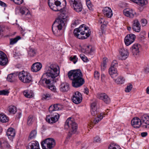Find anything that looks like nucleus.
<instances>
[{"instance_id":"obj_8","label":"nucleus","mask_w":149,"mask_h":149,"mask_svg":"<svg viewBox=\"0 0 149 149\" xmlns=\"http://www.w3.org/2000/svg\"><path fill=\"white\" fill-rule=\"evenodd\" d=\"M19 78L22 82L25 83H29L32 81V78L30 74L24 70L19 72Z\"/></svg>"},{"instance_id":"obj_33","label":"nucleus","mask_w":149,"mask_h":149,"mask_svg":"<svg viewBox=\"0 0 149 149\" xmlns=\"http://www.w3.org/2000/svg\"><path fill=\"white\" fill-rule=\"evenodd\" d=\"M103 113H101L100 114L98 115L97 118H95L93 120V123L95 124L98 123L100 120H101L103 118Z\"/></svg>"},{"instance_id":"obj_38","label":"nucleus","mask_w":149,"mask_h":149,"mask_svg":"<svg viewBox=\"0 0 149 149\" xmlns=\"http://www.w3.org/2000/svg\"><path fill=\"white\" fill-rule=\"evenodd\" d=\"M80 21L78 19L73 20L71 25V27L73 28L76 27L80 24Z\"/></svg>"},{"instance_id":"obj_52","label":"nucleus","mask_w":149,"mask_h":149,"mask_svg":"<svg viewBox=\"0 0 149 149\" xmlns=\"http://www.w3.org/2000/svg\"><path fill=\"white\" fill-rule=\"evenodd\" d=\"M118 66V63L116 60H113L111 64V67H114L116 68V67Z\"/></svg>"},{"instance_id":"obj_58","label":"nucleus","mask_w":149,"mask_h":149,"mask_svg":"<svg viewBox=\"0 0 149 149\" xmlns=\"http://www.w3.org/2000/svg\"><path fill=\"white\" fill-rule=\"evenodd\" d=\"M144 71L146 73H148L149 72V66H148L144 68Z\"/></svg>"},{"instance_id":"obj_3","label":"nucleus","mask_w":149,"mask_h":149,"mask_svg":"<svg viewBox=\"0 0 149 149\" xmlns=\"http://www.w3.org/2000/svg\"><path fill=\"white\" fill-rule=\"evenodd\" d=\"M69 78L72 80V86L77 88L82 86L85 83L82 74L80 70H72L68 73Z\"/></svg>"},{"instance_id":"obj_10","label":"nucleus","mask_w":149,"mask_h":149,"mask_svg":"<svg viewBox=\"0 0 149 149\" xmlns=\"http://www.w3.org/2000/svg\"><path fill=\"white\" fill-rule=\"evenodd\" d=\"M141 127L143 128H149V116L144 114L140 117Z\"/></svg>"},{"instance_id":"obj_17","label":"nucleus","mask_w":149,"mask_h":149,"mask_svg":"<svg viewBox=\"0 0 149 149\" xmlns=\"http://www.w3.org/2000/svg\"><path fill=\"white\" fill-rule=\"evenodd\" d=\"M141 47L140 45L135 44L132 47V52L133 55L134 56H138L139 54V49Z\"/></svg>"},{"instance_id":"obj_40","label":"nucleus","mask_w":149,"mask_h":149,"mask_svg":"<svg viewBox=\"0 0 149 149\" xmlns=\"http://www.w3.org/2000/svg\"><path fill=\"white\" fill-rule=\"evenodd\" d=\"M109 149H121L120 146L114 145L113 144H111L109 147Z\"/></svg>"},{"instance_id":"obj_5","label":"nucleus","mask_w":149,"mask_h":149,"mask_svg":"<svg viewBox=\"0 0 149 149\" xmlns=\"http://www.w3.org/2000/svg\"><path fill=\"white\" fill-rule=\"evenodd\" d=\"M72 118H68L66 121L65 124V128L68 129L69 128L71 129V132H70L67 136V139H69L71 136L72 134H74L77 131V125L74 121L71 120Z\"/></svg>"},{"instance_id":"obj_27","label":"nucleus","mask_w":149,"mask_h":149,"mask_svg":"<svg viewBox=\"0 0 149 149\" xmlns=\"http://www.w3.org/2000/svg\"><path fill=\"white\" fill-rule=\"evenodd\" d=\"M0 147L1 148H9L10 146L8 143L7 141L2 139L0 141Z\"/></svg>"},{"instance_id":"obj_35","label":"nucleus","mask_w":149,"mask_h":149,"mask_svg":"<svg viewBox=\"0 0 149 149\" xmlns=\"http://www.w3.org/2000/svg\"><path fill=\"white\" fill-rule=\"evenodd\" d=\"M21 37L19 36H17L16 37L10 39V45H13L17 42L18 40L20 39Z\"/></svg>"},{"instance_id":"obj_50","label":"nucleus","mask_w":149,"mask_h":149,"mask_svg":"<svg viewBox=\"0 0 149 149\" xmlns=\"http://www.w3.org/2000/svg\"><path fill=\"white\" fill-rule=\"evenodd\" d=\"M88 51V53L91 54L93 52L94 49L91 46H87V48L86 49Z\"/></svg>"},{"instance_id":"obj_22","label":"nucleus","mask_w":149,"mask_h":149,"mask_svg":"<svg viewBox=\"0 0 149 149\" xmlns=\"http://www.w3.org/2000/svg\"><path fill=\"white\" fill-rule=\"evenodd\" d=\"M42 67V65L40 62H36L33 64L31 66V70L33 72L39 71Z\"/></svg>"},{"instance_id":"obj_23","label":"nucleus","mask_w":149,"mask_h":149,"mask_svg":"<svg viewBox=\"0 0 149 149\" xmlns=\"http://www.w3.org/2000/svg\"><path fill=\"white\" fill-rule=\"evenodd\" d=\"M109 72L113 79L116 78L118 74L116 68L114 67H111L109 69Z\"/></svg>"},{"instance_id":"obj_2","label":"nucleus","mask_w":149,"mask_h":149,"mask_svg":"<svg viewBox=\"0 0 149 149\" xmlns=\"http://www.w3.org/2000/svg\"><path fill=\"white\" fill-rule=\"evenodd\" d=\"M59 74V71L58 70L55 65H51L47 67L46 72L43 74L42 79L39 81L40 84L44 85L45 84L47 88L54 92H56V88L55 86L53 84L56 82L57 80L56 79Z\"/></svg>"},{"instance_id":"obj_46","label":"nucleus","mask_w":149,"mask_h":149,"mask_svg":"<svg viewBox=\"0 0 149 149\" xmlns=\"http://www.w3.org/2000/svg\"><path fill=\"white\" fill-rule=\"evenodd\" d=\"M132 28L134 31L137 32H140L141 30L140 26L136 27L134 25H132Z\"/></svg>"},{"instance_id":"obj_12","label":"nucleus","mask_w":149,"mask_h":149,"mask_svg":"<svg viewBox=\"0 0 149 149\" xmlns=\"http://www.w3.org/2000/svg\"><path fill=\"white\" fill-rule=\"evenodd\" d=\"M136 38L135 35L133 34H130L127 36L125 38L124 42L127 46H128L133 42Z\"/></svg>"},{"instance_id":"obj_29","label":"nucleus","mask_w":149,"mask_h":149,"mask_svg":"<svg viewBox=\"0 0 149 149\" xmlns=\"http://www.w3.org/2000/svg\"><path fill=\"white\" fill-rule=\"evenodd\" d=\"M24 96L28 98H31L33 96V93L31 91L25 90L23 92Z\"/></svg>"},{"instance_id":"obj_49","label":"nucleus","mask_w":149,"mask_h":149,"mask_svg":"<svg viewBox=\"0 0 149 149\" xmlns=\"http://www.w3.org/2000/svg\"><path fill=\"white\" fill-rule=\"evenodd\" d=\"M132 25H134L136 27L140 26V25L138 20L136 19L133 21V23Z\"/></svg>"},{"instance_id":"obj_61","label":"nucleus","mask_w":149,"mask_h":149,"mask_svg":"<svg viewBox=\"0 0 149 149\" xmlns=\"http://www.w3.org/2000/svg\"><path fill=\"white\" fill-rule=\"evenodd\" d=\"M84 93L87 95L89 93V90L87 87L85 88L84 89Z\"/></svg>"},{"instance_id":"obj_28","label":"nucleus","mask_w":149,"mask_h":149,"mask_svg":"<svg viewBox=\"0 0 149 149\" xmlns=\"http://www.w3.org/2000/svg\"><path fill=\"white\" fill-rule=\"evenodd\" d=\"M20 12L22 15H30V12L28 9L25 7H22L19 10Z\"/></svg>"},{"instance_id":"obj_36","label":"nucleus","mask_w":149,"mask_h":149,"mask_svg":"<svg viewBox=\"0 0 149 149\" xmlns=\"http://www.w3.org/2000/svg\"><path fill=\"white\" fill-rule=\"evenodd\" d=\"M36 54V52L34 49H30L28 51V55L31 57L34 56Z\"/></svg>"},{"instance_id":"obj_56","label":"nucleus","mask_w":149,"mask_h":149,"mask_svg":"<svg viewBox=\"0 0 149 149\" xmlns=\"http://www.w3.org/2000/svg\"><path fill=\"white\" fill-rule=\"evenodd\" d=\"M96 103L95 102H93L91 105V109H97L96 107Z\"/></svg>"},{"instance_id":"obj_64","label":"nucleus","mask_w":149,"mask_h":149,"mask_svg":"<svg viewBox=\"0 0 149 149\" xmlns=\"http://www.w3.org/2000/svg\"><path fill=\"white\" fill-rule=\"evenodd\" d=\"M106 64L105 63H102L101 65V68H102V67L105 68L106 67Z\"/></svg>"},{"instance_id":"obj_55","label":"nucleus","mask_w":149,"mask_h":149,"mask_svg":"<svg viewBox=\"0 0 149 149\" xmlns=\"http://www.w3.org/2000/svg\"><path fill=\"white\" fill-rule=\"evenodd\" d=\"M142 25L143 26H145L147 23V20L145 19H143L141 20Z\"/></svg>"},{"instance_id":"obj_30","label":"nucleus","mask_w":149,"mask_h":149,"mask_svg":"<svg viewBox=\"0 0 149 149\" xmlns=\"http://www.w3.org/2000/svg\"><path fill=\"white\" fill-rule=\"evenodd\" d=\"M113 79L115 82L118 84H122L124 83L125 81L124 78L121 76L118 77L117 78H115Z\"/></svg>"},{"instance_id":"obj_19","label":"nucleus","mask_w":149,"mask_h":149,"mask_svg":"<svg viewBox=\"0 0 149 149\" xmlns=\"http://www.w3.org/2000/svg\"><path fill=\"white\" fill-rule=\"evenodd\" d=\"M123 13L125 16L132 18L136 14V13L132 9H125L123 11Z\"/></svg>"},{"instance_id":"obj_13","label":"nucleus","mask_w":149,"mask_h":149,"mask_svg":"<svg viewBox=\"0 0 149 149\" xmlns=\"http://www.w3.org/2000/svg\"><path fill=\"white\" fill-rule=\"evenodd\" d=\"M97 97L100 99L102 100L105 103L109 104L111 100L109 97L106 93H99L97 95Z\"/></svg>"},{"instance_id":"obj_11","label":"nucleus","mask_w":149,"mask_h":149,"mask_svg":"<svg viewBox=\"0 0 149 149\" xmlns=\"http://www.w3.org/2000/svg\"><path fill=\"white\" fill-rule=\"evenodd\" d=\"M82 99V95L78 91L75 92L72 98V101L76 104L80 103L81 102Z\"/></svg>"},{"instance_id":"obj_15","label":"nucleus","mask_w":149,"mask_h":149,"mask_svg":"<svg viewBox=\"0 0 149 149\" xmlns=\"http://www.w3.org/2000/svg\"><path fill=\"white\" fill-rule=\"evenodd\" d=\"M131 125L135 128H138L141 127L140 118L137 117L134 118L131 121Z\"/></svg>"},{"instance_id":"obj_57","label":"nucleus","mask_w":149,"mask_h":149,"mask_svg":"<svg viewBox=\"0 0 149 149\" xmlns=\"http://www.w3.org/2000/svg\"><path fill=\"white\" fill-rule=\"evenodd\" d=\"M98 22L101 24H103V25H105V22L104 19L103 18H101L99 21Z\"/></svg>"},{"instance_id":"obj_34","label":"nucleus","mask_w":149,"mask_h":149,"mask_svg":"<svg viewBox=\"0 0 149 149\" xmlns=\"http://www.w3.org/2000/svg\"><path fill=\"white\" fill-rule=\"evenodd\" d=\"M9 112L11 113L14 114L16 111V108L15 106H10L8 108Z\"/></svg>"},{"instance_id":"obj_39","label":"nucleus","mask_w":149,"mask_h":149,"mask_svg":"<svg viewBox=\"0 0 149 149\" xmlns=\"http://www.w3.org/2000/svg\"><path fill=\"white\" fill-rule=\"evenodd\" d=\"M132 88V84H129L125 88V91L126 92H129L131 90Z\"/></svg>"},{"instance_id":"obj_16","label":"nucleus","mask_w":149,"mask_h":149,"mask_svg":"<svg viewBox=\"0 0 149 149\" xmlns=\"http://www.w3.org/2000/svg\"><path fill=\"white\" fill-rule=\"evenodd\" d=\"M19 73L18 72H16L9 74L7 76V80L10 82L15 81L17 77L18 76L19 77Z\"/></svg>"},{"instance_id":"obj_42","label":"nucleus","mask_w":149,"mask_h":149,"mask_svg":"<svg viewBox=\"0 0 149 149\" xmlns=\"http://www.w3.org/2000/svg\"><path fill=\"white\" fill-rule=\"evenodd\" d=\"M80 57L82 59V60L84 62H87L88 61V60L87 57L84 54H81L79 55Z\"/></svg>"},{"instance_id":"obj_6","label":"nucleus","mask_w":149,"mask_h":149,"mask_svg":"<svg viewBox=\"0 0 149 149\" xmlns=\"http://www.w3.org/2000/svg\"><path fill=\"white\" fill-rule=\"evenodd\" d=\"M49 111L51 115L47 116L46 120L47 122L50 124L54 123L57 121L59 117V115L55 112V111L53 106H50L49 108Z\"/></svg>"},{"instance_id":"obj_14","label":"nucleus","mask_w":149,"mask_h":149,"mask_svg":"<svg viewBox=\"0 0 149 149\" xmlns=\"http://www.w3.org/2000/svg\"><path fill=\"white\" fill-rule=\"evenodd\" d=\"M8 62V58L5 54L0 51V65L4 66L7 65Z\"/></svg>"},{"instance_id":"obj_53","label":"nucleus","mask_w":149,"mask_h":149,"mask_svg":"<svg viewBox=\"0 0 149 149\" xmlns=\"http://www.w3.org/2000/svg\"><path fill=\"white\" fill-rule=\"evenodd\" d=\"M91 112L92 115L93 116H95L97 114V109H91Z\"/></svg>"},{"instance_id":"obj_47","label":"nucleus","mask_w":149,"mask_h":149,"mask_svg":"<svg viewBox=\"0 0 149 149\" xmlns=\"http://www.w3.org/2000/svg\"><path fill=\"white\" fill-rule=\"evenodd\" d=\"M9 93L8 91L2 90L0 91V95H8Z\"/></svg>"},{"instance_id":"obj_63","label":"nucleus","mask_w":149,"mask_h":149,"mask_svg":"<svg viewBox=\"0 0 149 149\" xmlns=\"http://www.w3.org/2000/svg\"><path fill=\"white\" fill-rule=\"evenodd\" d=\"M21 116V113L20 112H18L16 115V117L18 119H19Z\"/></svg>"},{"instance_id":"obj_32","label":"nucleus","mask_w":149,"mask_h":149,"mask_svg":"<svg viewBox=\"0 0 149 149\" xmlns=\"http://www.w3.org/2000/svg\"><path fill=\"white\" fill-rule=\"evenodd\" d=\"M37 134V132L36 130H32L30 133L28 138V140L30 141L36 137Z\"/></svg>"},{"instance_id":"obj_31","label":"nucleus","mask_w":149,"mask_h":149,"mask_svg":"<svg viewBox=\"0 0 149 149\" xmlns=\"http://www.w3.org/2000/svg\"><path fill=\"white\" fill-rule=\"evenodd\" d=\"M9 120L8 118L4 114H0V121L2 123H6Z\"/></svg>"},{"instance_id":"obj_4","label":"nucleus","mask_w":149,"mask_h":149,"mask_svg":"<svg viewBox=\"0 0 149 149\" xmlns=\"http://www.w3.org/2000/svg\"><path fill=\"white\" fill-rule=\"evenodd\" d=\"M74 34L78 38L84 39L90 36L91 31L88 27L86 26L85 24H83L79 27L74 29Z\"/></svg>"},{"instance_id":"obj_45","label":"nucleus","mask_w":149,"mask_h":149,"mask_svg":"<svg viewBox=\"0 0 149 149\" xmlns=\"http://www.w3.org/2000/svg\"><path fill=\"white\" fill-rule=\"evenodd\" d=\"M51 97V95L49 93L43 94L42 95V99L43 100L46 99L48 98H49Z\"/></svg>"},{"instance_id":"obj_62","label":"nucleus","mask_w":149,"mask_h":149,"mask_svg":"<svg viewBox=\"0 0 149 149\" xmlns=\"http://www.w3.org/2000/svg\"><path fill=\"white\" fill-rule=\"evenodd\" d=\"M148 133L147 132H143L141 133V135L142 137H144L147 135Z\"/></svg>"},{"instance_id":"obj_7","label":"nucleus","mask_w":149,"mask_h":149,"mask_svg":"<svg viewBox=\"0 0 149 149\" xmlns=\"http://www.w3.org/2000/svg\"><path fill=\"white\" fill-rule=\"evenodd\" d=\"M41 145L43 149H52L56 145L55 140L52 138H48L41 142Z\"/></svg>"},{"instance_id":"obj_41","label":"nucleus","mask_w":149,"mask_h":149,"mask_svg":"<svg viewBox=\"0 0 149 149\" xmlns=\"http://www.w3.org/2000/svg\"><path fill=\"white\" fill-rule=\"evenodd\" d=\"M70 60L71 61H72L75 64L78 61V58L75 55L73 57H70Z\"/></svg>"},{"instance_id":"obj_60","label":"nucleus","mask_w":149,"mask_h":149,"mask_svg":"<svg viewBox=\"0 0 149 149\" xmlns=\"http://www.w3.org/2000/svg\"><path fill=\"white\" fill-rule=\"evenodd\" d=\"M3 36V30L2 28L0 26V38Z\"/></svg>"},{"instance_id":"obj_20","label":"nucleus","mask_w":149,"mask_h":149,"mask_svg":"<svg viewBox=\"0 0 149 149\" xmlns=\"http://www.w3.org/2000/svg\"><path fill=\"white\" fill-rule=\"evenodd\" d=\"M119 53L120 54L121 59L125 60L129 56V53L128 50L125 49L123 48L121 49L119 51Z\"/></svg>"},{"instance_id":"obj_9","label":"nucleus","mask_w":149,"mask_h":149,"mask_svg":"<svg viewBox=\"0 0 149 149\" xmlns=\"http://www.w3.org/2000/svg\"><path fill=\"white\" fill-rule=\"evenodd\" d=\"M69 2L72 8L75 11L79 12L82 11V5L78 0H69Z\"/></svg>"},{"instance_id":"obj_48","label":"nucleus","mask_w":149,"mask_h":149,"mask_svg":"<svg viewBox=\"0 0 149 149\" xmlns=\"http://www.w3.org/2000/svg\"><path fill=\"white\" fill-rule=\"evenodd\" d=\"M101 139L99 136H96L94 138V142L100 143L101 142Z\"/></svg>"},{"instance_id":"obj_37","label":"nucleus","mask_w":149,"mask_h":149,"mask_svg":"<svg viewBox=\"0 0 149 149\" xmlns=\"http://www.w3.org/2000/svg\"><path fill=\"white\" fill-rule=\"evenodd\" d=\"M33 117L31 115L29 116L27 120V125L29 126L31 125L33 122Z\"/></svg>"},{"instance_id":"obj_43","label":"nucleus","mask_w":149,"mask_h":149,"mask_svg":"<svg viewBox=\"0 0 149 149\" xmlns=\"http://www.w3.org/2000/svg\"><path fill=\"white\" fill-rule=\"evenodd\" d=\"M55 111L59 110L61 109V105L60 104H54L53 105Z\"/></svg>"},{"instance_id":"obj_59","label":"nucleus","mask_w":149,"mask_h":149,"mask_svg":"<svg viewBox=\"0 0 149 149\" xmlns=\"http://www.w3.org/2000/svg\"><path fill=\"white\" fill-rule=\"evenodd\" d=\"M0 6L4 7H6L7 6V5L5 3L1 0H0Z\"/></svg>"},{"instance_id":"obj_24","label":"nucleus","mask_w":149,"mask_h":149,"mask_svg":"<svg viewBox=\"0 0 149 149\" xmlns=\"http://www.w3.org/2000/svg\"><path fill=\"white\" fill-rule=\"evenodd\" d=\"M103 11L104 14L108 17H111L113 15L112 11L109 7H105L103 10Z\"/></svg>"},{"instance_id":"obj_44","label":"nucleus","mask_w":149,"mask_h":149,"mask_svg":"<svg viewBox=\"0 0 149 149\" xmlns=\"http://www.w3.org/2000/svg\"><path fill=\"white\" fill-rule=\"evenodd\" d=\"M86 3L87 6L89 10H91L92 9V4L90 0H86Z\"/></svg>"},{"instance_id":"obj_26","label":"nucleus","mask_w":149,"mask_h":149,"mask_svg":"<svg viewBox=\"0 0 149 149\" xmlns=\"http://www.w3.org/2000/svg\"><path fill=\"white\" fill-rule=\"evenodd\" d=\"M141 6H143L147 3V0H130Z\"/></svg>"},{"instance_id":"obj_51","label":"nucleus","mask_w":149,"mask_h":149,"mask_svg":"<svg viewBox=\"0 0 149 149\" xmlns=\"http://www.w3.org/2000/svg\"><path fill=\"white\" fill-rule=\"evenodd\" d=\"M11 1H13L15 3L20 5L22 4L23 2V0H11Z\"/></svg>"},{"instance_id":"obj_18","label":"nucleus","mask_w":149,"mask_h":149,"mask_svg":"<svg viewBox=\"0 0 149 149\" xmlns=\"http://www.w3.org/2000/svg\"><path fill=\"white\" fill-rule=\"evenodd\" d=\"M27 149H40L38 142L36 141L29 143L27 146Z\"/></svg>"},{"instance_id":"obj_25","label":"nucleus","mask_w":149,"mask_h":149,"mask_svg":"<svg viewBox=\"0 0 149 149\" xmlns=\"http://www.w3.org/2000/svg\"><path fill=\"white\" fill-rule=\"evenodd\" d=\"M60 86V90L63 92H67L70 89L69 84L67 83H61Z\"/></svg>"},{"instance_id":"obj_54","label":"nucleus","mask_w":149,"mask_h":149,"mask_svg":"<svg viewBox=\"0 0 149 149\" xmlns=\"http://www.w3.org/2000/svg\"><path fill=\"white\" fill-rule=\"evenodd\" d=\"M94 77L97 79H98L100 77V74L97 71H95L94 73Z\"/></svg>"},{"instance_id":"obj_21","label":"nucleus","mask_w":149,"mask_h":149,"mask_svg":"<svg viewBox=\"0 0 149 149\" xmlns=\"http://www.w3.org/2000/svg\"><path fill=\"white\" fill-rule=\"evenodd\" d=\"M6 134L8 138L10 140H12L15 135V130L12 128H8L6 132Z\"/></svg>"},{"instance_id":"obj_1","label":"nucleus","mask_w":149,"mask_h":149,"mask_svg":"<svg viewBox=\"0 0 149 149\" xmlns=\"http://www.w3.org/2000/svg\"><path fill=\"white\" fill-rule=\"evenodd\" d=\"M48 4L50 9L55 11H60V15L53 24L52 29L54 34L59 35L60 32L65 24L64 22L68 16L64 10L66 2L65 0H48Z\"/></svg>"}]
</instances>
